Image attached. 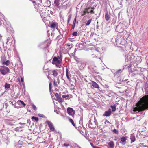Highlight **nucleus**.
I'll return each mask as SVG.
<instances>
[{
    "instance_id": "nucleus-28",
    "label": "nucleus",
    "mask_w": 148,
    "mask_h": 148,
    "mask_svg": "<svg viewBox=\"0 0 148 148\" xmlns=\"http://www.w3.org/2000/svg\"><path fill=\"white\" fill-rule=\"evenodd\" d=\"M92 19H89L87 22V23L86 24V26L88 25L91 23L92 21Z\"/></svg>"
},
{
    "instance_id": "nucleus-8",
    "label": "nucleus",
    "mask_w": 148,
    "mask_h": 148,
    "mask_svg": "<svg viewBox=\"0 0 148 148\" xmlns=\"http://www.w3.org/2000/svg\"><path fill=\"white\" fill-rule=\"evenodd\" d=\"M46 123L48 125V126L50 128V130L51 131H55V129L51 121H46Z\"/></svg>"
},
{
    "instance_id": "nucleus-11",
    "label": "nucleus",
    "mask_w": 148,
    "mask_h": 148,
    "mask_svg": "<svg viewBox=\"0 0 148 148\" xmlns=\"http://www.w3.org/2000/svg\"><path fill=\"white\" fill-rule=\"evenodd\" d=\"M123 28H122L121 25H119L116 27V32H121L123 31Z\"/></svg>"
},
{
    "instance_id": "nucleus-42",
    "label": "nucleus",
    "mask_w": 148,
    "mask_h": 148,
    "mask_svg": "<svg viewBox=\"0 0 148 148\" xmlns=\"http://www.w3.org/2000/svg\"><path fill=\"white\" fill-rule=\"evenodd\" d=\"M55 96L57 98V99H58L60 98L59 95L58 93H56L55 94Z\"/></svg>"
},
{
    "instance_id": "nucleus-17",
    "label": "nucleus",
    "mask_w": 148,
    "mask_h": 148,
    "mask_svg": "<svg viewBox=\"0 0 148 148\" xmlns=\"http://www.w3.org/2000/svg\"><path fill=\"white\" fill-rule=\"evenodd\" d=\"M130 56H125V61L126 62H128L131 60V59L130 58Z\"/></svg>"
},
{
    "instance_id": "nucleus-16",
    "label": "nucleus",
    "mask_w": 148,
    "mask_h": 148,
    "mask_svg": "<svg viewBox=\"0 0 148 148\" xmlns=\"http://www.w3.org/2000/svg\"><path fill=\"white\" fill-rule=\"evenodd\" d=\"M108 144L109 146L111 148H113L114 147V144L113 141H110L108 143Z\"/></svg>"
},
{
    "instance_id": "nucleus-14",
    "label": "nucleus",
    "mask_w": 148,
    "mask_h": 148,
    "mask_svg": "<svg viewBox=\"0 0 148 148\" xmlns=\"http://www.w3.org/2000/svg\"><path fill=\"white\" fill-rule=\"evenodd\" d=\"M92 86L94 88H97L98 89L99 88V87L98 84L96 82L94 81L92 82Z\"/></svg>"
},
{
    "instance_id": "nucleus-55",
    "label": "nucleus",
    "mask_w": 148,
    "mask_h": 148,
    "mask_svg": "<svg viewBox=\"0 0 148 148\" xmlns=\"http://www.w3.org/2000/svg\"><path fill=\"white\" fill-rule=\"evenodd\" d=\"M18 80L19 81L20 80V78H18Z\"/></svg>"
},
{
    "instance_id": "nucleus-54",
    "label": "nucleus",
    "mask_w": 148,
    "mask_h": 148,
    "mask_svg": "<svg viewBox=\"0 0 148 148\" xmlns=\"http://www.w3.org/2000/svg\"><path fill=\"white\" fill-rule=\"evenodd\" d=\"M120 12H119V13H118V15L119 16L120 15Z\"/></svg>"
},
{
    "instance_id": "nucleus-50",
    "label": "nucleus",
    "mask_w": 148,
    "mask_h": 148,
    "mask_svg": "<svg viewBox=\"0 0 148 148\" xmlns=\"http://www.w3.org/2000/svg\"><path fill=\"white\" fill-rule=\"evenodd\" d=\"M129 70L131 72L132 71V70L131 69H130V68H129Z\"/></svg>"
},
{
    "instance_id": "nucleus-51",
    "label": "nucleus",
    "mask_w": 148,
    "mask_h": 148,
    "mask_svg": "<svg viewBox=\"0 0 148 148\" xmlns=\"http://www.w3.org/2000/svg\"><path fill=\"white\" fill-rule=\"evenodd\" d=\"M80 119H81V121L82 120V117H81V118H80Z\"/></svg>"
},
{
    "instance_id": "nucleus-43",
    "label": "nucleus",
    "mask_w": 148,
    "mask_h": 148,
    "mask_svg": "<svg viewBox=\"0 0 148 148\" xmlns=\"http://www.w3.org/2000/svg\"><path fill=\"white\" fill-rule=\"evenodd\" d=\"M86 13H86V11H85V10H84L82 13V16H83Z\"/></svg>"
},
{
    "instance_id": "nucleus-10",
    "label": "nucleus",
    "mask_w": 148,
    "mask_h": 148,
    "mask_svg": "<svg viewBox=\"0 0 148 148\" xmlns=\"http://www.w3.org/2000/svg\"><path fill=\"white\" fill-rule=\"evenodd\" d=\"M127 138V137L126 136L125 137H121L120 139V143H121L122 145H125L126 143V140Z\"/></svg>"
},
{
    "instance_id": "nucleus-52",
    "label": "nucleus",
    "mask_w": 148,
    "mask_h": 148,
    "mask_svg": "<svg viewBox=\"0 0 148 148\" xmlns=\"http://www.w3.org/2000/svg\"><path fill=\"white\" fill-rule=\"evenodd\" d=\"M7 42H8L9 40V39H7Z\"/></svg>"
},
{
    "instance_id": "nucleus-36",
    "label": "nucleus",
    "mask_w": 148,
    "mask_h": 148,
    "mask_svg": "<svg viewBox=\"0 0 148 148\" xmlns=\"http://www.w3.org/2000/svg\"><path fill=\"white\" fill-rule=\"evenodd\" d=\"M38 116L39 117H42V118H45V115H43V114H38Z\"/></svg>"
},
{
    "instance_id": "nucleus-2",
    "label": "nucleus",
    "mask_w": 148,
    "mask_h": 148,
    "mask_svg": "<svg viewBox=\"0 0 148 148\" xmlns=\"http://www.w3.org/2000/svg\"><path fill=\"white\" fill-rule=\"evenodd\" d=\"M32 1V3L34 4L35 8L36 9L35 11L36 12H38L41 17L44 16L45 12L44 10H42V8L39 7V5L36 3L35 1L33 0H29Z\"/></svg>"
},
{
    "instance_id": "nucleus-40",
    "label": "nucleus",
    "mask_w": 148,
    "mask_h": 148,
    "mask_svg": "<svg viewBox=\"0 0 148 148\" xmlns=\"http://www.w3.org/2000/svg\"><path fill=\"white\" fill-rule=\"evenodd\" d=\"M32 106L34 110H36V107L34 105L32 104Z\"/></svg>"
},
{
    "instance_id": "nucleus-19",
    "label": "nucleus",
    "mask_w": 148,
    "mask_h": 148,
    "mask_svg": "<svg viewBox=\"0 0 148 148\" xmlns=\"http://www.w3.org/2000/svg\"><path fill=\"white\" fill-rule=\"evenodd\" d=\"M115 37V36H114V37H113L112 38V41L113 43L117 44V38H116Z\"/></svg>"
},
{
    "instance_id": "nucleus-48",
    "label": "nucleus",
    "mask_w": 148,
    "mask_h": 148,
    "mask_svg": "<svg viewBox=\"0 0 148 148\" xmlns=\"http://www.w3.org/2000/svg\"><path fill=\"white\" fill-rule=\"evenodd\" d=\"M23 78H22V77H21V82H23Z\"/></svg>"
},
{
    "instance_id": "nucleus-24",
    "label": "nucleus",
    "mask_w": 148,
    "mask_h": 148,
    "mask_svg": "<svg viewBox=\"0 0 148 148\" xmlns=\"http://www.w3.org/2000/svg\"><path fill=\"white\" fill-rule=\"evenodd\" d=\"M68 70L67 69V68H66V77L67 78V79L69 80H70V78L69 75H68Z\"/></svg>"
},
{
    "instance_id": "nucleus-20",
    "label": "nucleus",
    "mask_w": 148,
    "mask_h": 148,
    "mask_svg": "<svg viewBox=\"0 0 148 148\" xmlns=\"http://www.w3.org/2000/svg\"><path fill=\"white\" fill-rule=\"evenodd\" d=\"M10 63V61L9 60H7L6 62H3L2 64L3 65H5L6 66H8Z\"/></svg>"
},
{
    "instance_id": "nucleus-38",
    "label": "nucleus",
    "mask_w": 148,
    "mask_h": 148,
    "mask_svg": "<svg viewBox=\"0 0 148 148\" xmlns=\"http://www.w3.org/2000/svg\"><path fill=\"white\" fill-rule=\"evenodd\" d=\"M52 88V84L51 83H50L49 84V91L50 92L51 89Z\"/></svg>"
},
{
    "instance_id": "nucleus-22",
    "label": "nucleus",
    "mask_w": 148,
    "mask_h": 148,
    "mask_svg": "<svg viewBox=\"0 0 148 148\" xmlns=\"http://www.w3.org/2000/svg\"><path fill=\"white\" fill-rule=\"evenodd\" d=\"M31 119L34 121V120L36 121H38V118L36 117L32 116L31 118Z\"/></svg>"
},
{
    "instance_id": "nucleus-59",
    "label": "nucleus",
    "mask_w": 148,
    "mask_h": 148,
    "mask_svg": "<svg viewBox=\"0 0 148 148\" xmlns=\"http://www.w3.org/2000/svg\"><path fill=\"white\" fill-rule=\"evenodd\" d=\"M147 64H148V63H147Z\"/></svg>"
},
{
    "instance_id": "nucleus-29",
    "label": "nucleus",
    "mask_w": 148,
    "mask_h": 148,
    "mask_svg": "<svg viewBox=\"0 0 148 148\" xmlns=\"http://www.w3.org/2000/svg\"><path fill=\"white\" fill-rule=\"evenodd\" d=\"M69 121L72 124V125L74 126V127L75 126V124L74 123L73 120L71 119H69Z\"/></svg>"
},
{
    "instance_id": "nucleus-12",
    "label": "nucleus",
    "mask_w": 148,
    "mask_h": 148,
    "mask_svg": "<svg viewBox=\"0 0 148 148\" xmlns=\"http://www.w3.org/2000/svg\"><path fill=\"white\" fill-rule=\"evenodd\" d=\"M111 113V110L110 109H109L108 111L105 112L104 115L108 117L110 115Z\"/></svg>"
},
{
    "instance_id": "nucleus-34",
    "label": "nucleus",
    "mask_w": 148,
    "mask_h": 148,
    "mask_svg": "<svg viewBox=\"0 0 148 148\" xmlns=\"http://www.w3.org/2000/svg\"><path fill=\"white\" fill-rule=\"evenodd\" d=\"M19 102L21 103L22 105H23L24 106H25V103L22 101L19 100Z\"/></svg>"
},
{
    "instance_id": "nucleus-56",
    "label": "nucleus",
    "mask_w": 148,
    "mask_h": 148,
    "mask_svg": "<svg viewBox=\"0 0 148 148\" xmlns=\"http://www.w3.org/2000/svg\"><path fill=\"white\" fill-rule=\"evenodd\" d=\"M60 36H57V37L59 38V37Z\"/></svg>"
},
{
    "instance_id": "nucleus-49",
    "label": "nucleus",
    "mask_w": 148,
    "mask_h": 148,
    "mask_svg": "<svg viewBox=\"0 0 148 148\" xmlns=\"http://www.w3.org/2000/svg\"><path fill=\"white\" fill-rule=\"evenodd\" d=\"M90 145H91L93 147V146H94L93 145V144L92 143H90Z\"/></svg>"
},
{
    "instance_id": "nucleus-4",
    "label": "nucleus",
    "mask_w": 148,
    "mask_h": 148,
    "mask_svg": "<svg viewBox=\"0 0 148 148\" xmlns=\"http://www.w3.org/2000/svg\"><path fill=\"white\" fill-rule=\"evenodd\" d=\"M62 57L61 56L60 58L59 56L54 57L52 60V63L53 64H60L62 62Z\"/></svg>"
},
{
    "instance_id": "nucleus-35",
    "label": "nucleus",
    "mask_w": 148,
    "mask_h": 148,
    "mask_svg": "<svg viewBox=\"0 0 148 148\" xmlns=\"http://www.w3.org/2000/svg\"><path fill=\"white\" fill-rule=\"evenodd\" d=\"M113 132L114 133L116 134H118V131L116 130V129H114L113 130Z\"/></svg>"
},
{
    "instance_id": "nucleus-37",
    "label": "nucleus",
    "mask_w": 148,
    "mask_h": 148,
    "mask_svg": "<svg viewBox=\"0 0 148 148\" xmlns=\"http://www.w3.org/2000/svg\"><path fill=\"white\" fill-rule=\"evenodd\" d=\"M77 32H74L72 34V35L74 36H76L77 35Z\"/></svg>"
},
{
    "instance_id": "nucleus-44",
    "label": "nucleus",
    "mask_w": 148,
    "mask_h": 148,
    "mask_svg": "<svg viewBox=\"0 0 148 148\" xmlns=\"http://www.w3.org/2000/svg\"><path fill=\"white\" fill-rule=\"evenodd\" d=\"M22 127H17L16 128V130L17 131H19V130H20V129Z\"/></svg>"
},
{
    "instance_id": "nucleus-23",
    "label": "nucleus",
    "mask_w": 148,
    "mask_h": 148,
    "mask_svg": "<svg viewBox=\"0 0 148 148\" xmlns=\"http://www.w3.org/2000/svg\"><path fill=\"white\" fill-rule=\"evenodd\" d=\"M111 107L113 112H114L116 110V106L115 104L111 106Z\"/></svg>"
},
{
    "instance_id": "nucleus-46",
    "label": "nucleus",
    "mask_w": 148,
    "mask_h": 148,
    "mask_svg": "<svg viewBox=\"0 0 148 148\" xmlns=\"http://www.w3.org/2000/svg\"><path fill=\"white\" fill-rule=\"evenodd\" d=\"M58 100L60 102H62V99L60 97L58 99Z\"/></svg>"
},
{
    "instance_id": "nucleus-39",
    "label": "nucleus",
    "mask_w": 148,
    "mask_h": 148,
    "mask_svg": "<svg viewBox=\"0 0 148 148\" xmlns=\"http://www.w3.org/2000/svg\"><path fill=\"white\" fill-rule=\"evenodd\" d=\"M48 13L49 14H50L51 15L53 14V13L52 11H51V10H50V11L48 10Z\"/></svg>"
},
{
    "instance_id": "nucleus-18",
    "label": "nucleus",
    "mask_w": 148,
    "mask_h": 148,
    "mask_svg": "<svg viewBox=\"0 0 148 148\" xmlns=\"http://www.w3.org/2000/svg\"><path fill=\"white\" fill-rule=\"evenodd\" d=\"M105 18L106 20L107 21L109 20L110 18V16L109 14H108L107 12L105 14Z\"/></svg>"
},
{
    "instance_id": "nucleus-30",
    "label": "nucleus",
    "mask_w": 148,
    "mask_h": 148,
    "mask_svg": "<svg viewBox=\"0 0 148 148\" xmlns=\"http://www.w3.org/2000/svg\"><path fill=\"white\" fill-rule=\"evenodd\" d=\"M76 21V18H75L73 22V28L75 27V23Z\"/></svg>"
},
{
    "instance_id": "nucleus-41",
    "label": "nucleus",
    "mask_w": 148,
    "mask_h": 148,
    "mask_svg": "<svg viewBox=\"0 0 148 148\" xmlns=\"http://www.w3.org/2000/svg\"><path fill=\"white\" fill-rule=\"evenodd\" d=\"M54 83H53V85L54 86H57V82H56V80L55 79H54Z\"/></svg>"
},
{
    "instance_id": "nucleus-3",
    "label": "nucleus",
    "mask_w": 148,
    "mask_h": 148,
    "mask_svg": "<svg viewBox=\"0 0 148 148\" xmlns=\"http://www.w3.org/2000/svg\"><path fill=\"white\" fill-rule=\"evenodd\" d=\"M40 5L45 7H49L51 5V2L48 0H40Z\"/></svg>"
},
{
    "instance_id": "nucleus-58",
    "label": "nucleus",
    "mask_w": 148,
    "mask_h": 148,
    "mask_svg": "<svg viewBox=\"0 0 148 148\" xmlns=\"http://www.w3.org/2000/svg\"><path fill=\"white\" fill-rule=\"evenodd\" d=\"M57 80H58V78L57 79Z\"/></svg>"
},
{
    "instance_id": "nucleus-32",
    "label": "nucleus",
    "mask_w": 148,
    "mask_h": 148,
    "mask_svg": "<svg viewBox=\"0 0 148 148\" xmlns=\"http://www.w3.org/2000/svg\"><path fill=\"white\" fill-rule=\"evenodd\" d=\"M72 16V15L70 14L68 16V23H69V21H70L71 18Z\"/></svg>"
},
{
    "instance_id": "nucleus-6",
    "label": "nucleus",
    "mask_w": 148,
    "mask_h": 148,
    "mask_svg": "<svg viewBox=\"0 0 148 148\" xmlns=\"http://www.w3.org/2000/svg\"><path fill=\"white\" fill-rule=\"evenodd\" d=\"M50 25V27L51 28L54 29L56 28L58 30L60 34V35H62V34L61 33L60 30L58 28V24L57 22H52L51 23Z\"/></svg>"
},
{
    "instance_id": "nucleus-13",
    "label": "nucleus",
    "mask_w": 148,
    "mask_h": 148,
    "mask_svg": "<svg viewBox=\"0 0 148 148\" xmlns=\"http://www.w3.org/2000/svg\"><path fill=\"white\" fill-rule=\"evenodd\" d=\"M91 9H93V8H88L86 9L85 10L86 11V13H89L90 12L92 13H94V11L93 10H91Z\"/></svg>"
},
{
    "instance_id": "nucleus-25",
    "label": "nucleus",
    "mask_w": 148,
    "mask_h": 148,
    "mask_svg": "<svg viewBox=\"0 0 148 148\" xmlns=\"http://www.w3.org/2000/svg\"><path fill=\"white\" fill-rule=\"evenodd\" d=\"M130 139L132 142H134L135 140V138L133 136H131Z\"/></svg>"
},
{
    "instance_id": "nucleus-26",
    "label": "nucleus",
    "mask_w": 148,
    "mask_h": 148,
    "mask_svg": "<svg viewBox=\"0 0 148 148\" xmlns=\"http://www.w3.org/2000/svg\"><path fill=\"white\" fill-rule=\"evenodd\" d=\"M71 147V145L69 144H68L66 143H64L62 147Z\"/></svg>"
},
{
    "instance_id": "nucleus-47",
    "label": "nucleus",
    "mask_w": 148,
    "mask_h": 148,
    "mask_svg": "<svg viewBox=\"0 0 148 148\" xmlns=\"http://www.w3.org/2000/svg\"><path fill=\"white\" fill-rule=\"evenodd\" d=\"M19 124H20L21 125H25L24 123H19Z\"/></svg>"
},
{
    "instance_id": "nucleus-45",
    "label": "nucleus",
    "mask_w": 148,
    "mask_h": 148,
    "mask_svg": "<svg viewBox=\"0 0 148 148\" xmlns=\"http://www.w3.org/2000/svg\"><path fill=\"white\" fill-rule=\"evenodd\" d=\"M68 97V96L66 95H64L62 96V97L63 98H65Z\"/></svg>"
},
{
    "instance_id": "nucleus-57",
    "label": "nucleus",
    "mask_w": 148,
    "mask_h": 148,
    "mask_svg": "<svg viewBox=\"0 0 148 148\" xmlns=\"http://www.w3.org/2000/svg\"><path fill=\"white\" fill-rule=\"evenodd\" d=\"M130 48V47H129V48ZM127 49H129V48H127Z\"/></svg>"
},
{
    "instance_id": "nucleus-33",
    "label": "nucleus",
    "mask_w": 148,
    "mask_h": 148,
    "mask_svg": "<svg viewBox=\"0 0 148 148\" xmlns=\"http://www.w3.org/2000/svg\"><path fill=\"white\" fill-rule=\"evenodd\" d=\"M5 87V88H9L10 87V85L9 84L6 83Z\"/></svg>"
},
{
    "instance_id": "nucleus-1",
    "label": "nucleus",
    "mask_w": 148,
    "mask_h": 148,
    "mask_svg": "<svg viewBox=\"0 0 148 148\" xmlns=\"http://www.w3.org/2000/svg\"><path fill=\"white\" fill-rule=\"evenodd\" d=\"M131 111L133 114L138 113L139 112L148 109V95H145L141 98L136 104Z\"/></svg>"
},
{
    "instance_id": "nucleus-15",
    "label": "nucleus",
    "mask_w": 148,
    "mask_h": 148,
    "mask_svg": "<svg viewBox=\"0 0 148 148\" xmlns=\"http://www.w3.org/2000/svg\"><path fill=\"white\" fill-rule=\"evenodd\" d=\"M60 3V0H55L54 4L57 8H59V5Z\"/></svg>"
},
{
    "instance_id": "nucleus-53",
    "label": "nucleus",
    "mask_w": 148,
    "mask_h": 148,
    "mask_svg": "<svg viewBox=\"0 0 148 148\" xmlns=\"http://www.w3.org/2000/svg\"><path fill=\"white\" fill-rule=\"evenodd\" d=\"M79 148H81L79 146H77Z\"/></svg>"
},
{
    "instance_id": "nucleus-31",
    "label": "nucleus",
    "mask_w": 148,
    "mask_h": 148,
    "mask_svg": "<svg viewBox=\"0 0 148 148\" xmlns=\"http://www.w3.org/2000/svg\"><path fill=\"white\" fill-rule=\"evenodd\" d=\"M145 90L146 93L148 92V85H146L145 86Z\"/></svg>"
},
{
    "instance_id": "nucleus-9",
    "label": "nucleus",
    "mask_w": 148,
    "mask_h": 148,
    "mask_svg": "<svg viewBox=\"0 0 148 148\" xmlns=\"http://www.w3.org/2000/svg\"><path fill=\"white\" fill-rule=\"evenodd\" d=\"M67 110L68 114L73 116L75 114V111L72 108L70 107L68 108Z\"/></svg>"
},
{
    "instance_id": "nucleus-21",
    "label": "nucleus",
    "mask_w": 148,
    "mask_h": 148,
    "mask_svg": "<svg viewBox=\"0 0 148 148\" xmlns=\"http://www.w3.org/2000/svg\"><path fill=\"white\" fill-rule=\"evenodd\" d=\"M53 74L52 75H53L54 77H56L57 76L58 74V73L56 70H53L52 71Z\"/></svg>"
},
{
    "instance_id": "nucleus-27",
    "label": "nucleus",
    "mask_w": 148,
    "mask_h": 148,
    "mask_svg": "<svg viewBox=\"0 0 148 148\" xmlns=\"http://www.w3.org/2000/svg\"><path fill=\"white\" fill-rule=\"evenodd\" d=\"M122 73V70L121 69H119L116 72V75H119L120 74H121Z\"/></svg>"
},
{
    "instance_id": "nucleus-7",
    "label": "nucleus",
    "mask_w": 148,
    "mask_h": 148,
    "mask_svg": "<svg viewBox=\"0 0 148 148\" xmlns=\"http://www.w3.org/2000/svg\"><path fill=\"white\" fill-rule=\"evenodd\" d=\"M3 69H0V71L1 73L4 75H6L9 72V69L7 67L3 66Z\"/></svg>"
},
{
    "instance_id": "nucleus-5",
    "label": "nucleus",
    "mask_w": 148,
    "mask_h": 148,
    "mask_svg": "<svg viewBox=\"0 0 148 148\" xmlns=\"http://www.w3.org/2000/svg\"><path fill=\"white\" fill-rule=\"evenodd\" d=\"M101 49L100 48H98L96 49H94L92 51H90L91 52V57L92 58H94L95 57H97L98 56H97L96 53L97 52L99 53L101 52L100 51Z\"/></svg>"
}]
</instances>
